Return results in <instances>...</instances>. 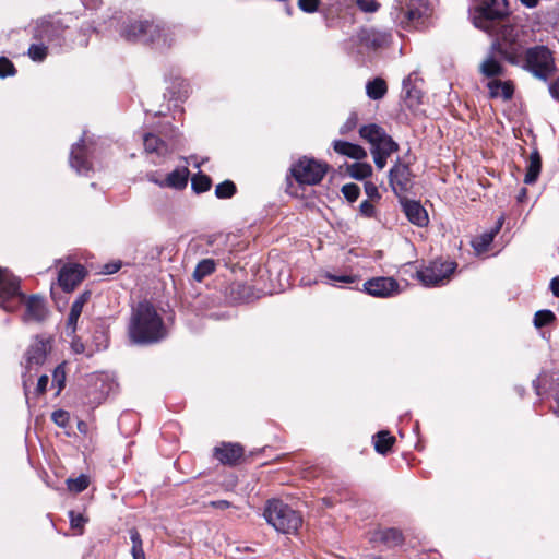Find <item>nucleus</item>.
<instances>
[{"label": "nucleus", "instance_id": "obj_29", "mask_svg": "<svg viewBox=\"0 0 559 559\" xmlns=\"http://www.w3.org/2000/svg\"><path fill=\"white\" fill-rule=\"evenodd\" d=\"M215 261L212 259H203L200 261L193 272V278L197 282H202L206 276L215 271Z\"/></svg>", "mask_w": 559, "mask_h": 559}, {"label": "nucleus", "instance_id": "obj_62", "mask_svg": "<svg viewBox=\"0 0 559 559\" xmlns=\"http://www.w3.org/2000/svg\"><path fill=\"white\" fill-rule=\"evenodd\" d=\"M524 194H525V189L522 190V193H521V195H519V199L521 200L522 197H524Z\"/></svg>", "mask_w": 559, "mask_h": 559}, {"label": "nucleus", "instance_id": "obj_23", "mask_svg": "<svg viewBox=\"0 0 559 559\" xmlns=\"http://www.w3.org/2000/svg\"><path fill=\"white\" fill-rule=\"evenodd\" d=\"M495 52H498V51L497 50H492L490 48V53L487 56V58L479 66V72L483 75H485L486 78H493V76L503 75V71H504L503 66L495 57Z\"/></svg>", "mask_w": 559, "mask_h": 559}, {"label": "nucleus", "instance_id": "obj_21", "mask_svg": "<svg viewBox=\"0 0 559 559\" xmlns=\"http://www.w3.org/2000/svg\"><path fill=\"white\" fill-rule=\"evenodd\" d=\"M333 148L336 153L353 159L361 160L367 157V152L364 147L346 141L335 140L333 142Z\"/></svg>", "mask_w": 559, "mask_h": 559}, {"label": "nucleus", "instance_id": "obj_28", "mask_svg": "<svg viewBox=\"0 0 559 559\" xmlns=\"http://www.w3.org/2000/svg\"><path fill=\"white\" fill-rule=\"evenodd\" d=\"M394 442L395 438L386 430L379 431L374 436V449L380 454H386Z\"/></svg>", "mask_w": 559, "mask_h": 559}, {"label": "nucleus", "instance_id": "obj_9", "mask_svg": "<svg viewBox=\"0 0 559 559\" xmlns=\"http://www.w3.org/2000/svg\"><path fill=\"white\" fill-rule=\"evenodd\" d=\"M455 269L456 263L453 261H432L429 265L417 271L416 276L427 287L439 286L449 281Z\"/></svg>", "mask_w": 559, "mask_h": 559}, {"label": "nucleus", "instance_id": "obj_51", "mask_svg": "<svg viewBox=\"0 0 559 559\" xmlns=\"http://www.w3.org/2000/svg\"><path fill=\"white\" fill-rule=\"evenodd\" d=\"M48 381H49L48 376L43 374L41 377H39V379L37 381V386H36L37 394H44L46 392Z\"/></svg>", "mask_w": 559, "mask_h": 559}, {"label": "nucleus", "instance_id": "obj_56", "mask_svg": "<svg viewBox=\"0 0 559 559\" xmlns=\"http://www.w3.org/2000/svg\"><path fill=\"white\" fill-rule=\"evenodd\" d=\"M210 504L213 508L221 509V510H225V509H228V508L231 507V503L229 501H227V500L211 501Z\"/></svg>", "mask_w": 559, "mask_h": 559}, {"label": "nucleus", "instance_id": "obj_50", "mask_svg": "<svg viewBox=\"0 0 559 559\" xmlns=\"http://www.w3.org/2000/svg\"><path fill=\"white\" fill-rule=\"evenodd\" d=\"M360 212L367 217H371L374 214V206L368 200H365L360 204Z\"/></svg>", "mask_w": 559, "mask_h": 559}, {"label": "nucleus", "instance_id": "obj_44", "mask_svg": "<svg viewBox=\"0 0 559 559\" xmlns=\"http://www.w3.org/2000/svg\"><path fill=\"white\" fill-rule=\"evenodd\" d=\"M320 0H298V7L301 11L313 13L318 10Z\"/></svg>", "mask_w": 559, "mask_h": 559}, {"label": "nucleus", "instance_id": "obj_16", "mask_svg": "<svg viewBox=\"0 0 559 559\" xmlns=\"http://www.w3.org/2000/svg\"><path fill=\"white\" fill-rule=\"evenodd\" d=\"M215 457L223 464L235 465L243 455V448L238 443H223L216 447Z\"/></svg>", "mask_w": 559, "mask_h": 559}, {"label": "nucleus", "instance_id": "obj_20", "mask_svg": "<svg viewBox=\"0 0 559 559\" xmlns=\"http://www.w3.org/2000/svg\"><path fill=\"white\" fill-rule=\"evenodd\" d=\"M371 540L380 542L388 547H395L403 543L404 537L400 530L391 527L376 531L371 537Z\"/></svg>", "mask_w": 559, "mask_h": 559}, {"label": "nucleus", "instance_id": "obj_31", "mask_svg": "<svg viewBox=\"0 0 559 559\" xmlns=\"http://www.w3.org/2000/svg\"><path fill=\"white\" fill-rule=\"evenodd\" d=\"M372 174V167L367 163H355L350 167V176L355 179H365Z\"/></svg>", "mask_w": 559, "mask_h": 559}, {"label": "nucleus", "instance_id": "obj_53", "mask_svg": "<svg viewBox=\"0 0 559 559\" xmlns=\"http://www.w3.org/2000/svg\"><path fill=\"white\" fill-rule=\"evenodd\" d=\"M120 266H121L120 262L105 264L103 267V273L104 274H114L119 271Z\"/></svg>", "mask_w": 559, "mask_h": 559}, {"label": "nucleus", "instance_id": "obj_17", "mask_svg": "<svg viewBox=\"0 0 559 559\" xmlns=\"http://www.w3.org/2000/svg\"><path fill=\"white\" fill-rule=\"evenodd\" d=\"M70 165L79 174H87L91 170V162L87 158V148L83 139L73 145L70 154Z\"/></svg>", "mask_w": 559, "mask_h": 559}, {"label": "nucleus", "instance_id": "obj_26", "mask_svg": "<svg viewBox=\"0 0 559 559\" xmlns=\"http://www.w3.org/2000/svg\"><path fill=\"white\" fill-rule=\"evenodd\" d=\"M189 170L187 168L175 169L165 179L166 187L174 189H183L188 183Z\"/></svg>", "mask_w": 559, "mask_h": 559}, {"label": "nucleus", "instance_id": "obj_40", "mask_svg": "<svg viewBox=\"0 0 559 559\" xmlns=\"http://www.w3.org/2000/svg\"><path fill=\"white\" fill-rule=\"evenodd\" d=\"M342 192L349 202H354L358 199L360 189L356 183H347L343 186Z\"/></svg>", "mask_w": 559, "mask_h": 559}, {"label": "nucleus", "instance_id": "obj_25", "mask_svg": "<svg viewBox=\"0 0 559 559\" xmlns=\"http://www.w3.org/2000/svg\"><path fill=\"white\" fill-rule=\"evenodd\" d=\"M487 87L491 97H502L503 99H510L514 92L511 82H501L498 80L488 82Z\"/></svg>", "mask_w": 559, "mask_h": 559}, {"label": "nucleus", "instance_id": "obj_30", "mask_svg": "<svg viewBox=\"0 0 559 559\" xmlns=\"http://www.w3.org/2000/svg\"><path fill=\"white\" fill-rule=\"evenodd\" d=\"M502 225V221L499 219L496 228L490 233H485L473 241V246L477 250H485L492 242L495 235L498 233Z\"/></svg>", "mask_w": 559, "mask_h": 559}, {"label": "nucleus", "instance_id": "obj_35", "mask_svg": "<svg viewBox=\"0 0 559 559\" xmlns=\"http://www.w3.org/2000/svg\"><path fill=\"white\" fill-rule=\"evenodd\" d=\"M192 189L198 192H205L211 188V179L209 176L200 174L192 178Z\"/></svg>", "mask_w": 559, "mask_h": 559}, {"label": "nucleus", "instance_id": "obj_22", "mask_svg": "<svg viewBox=\"0 0 559 559\" xmlns=\"http://www.w3.org/2000/svg\"><path fill=\"white\" fill-rule=\"evenodd\" d=\"M143 141L145 151L150 154H156L158 157H165L173 152V147L168 143L154 134H146Z\"/></svg>", "mask_w": 559, "mask_h": 559}, {"label": "nucleus", "instance_id": "obj_63", "mask_svg": "<svg viewBox=\"0 0 559 559\" xmlns=\"http://www.w3.org/2000/svg\"><path fill=\"white\" fill-rule=\"evenodd\" d=\"M524 194H525V189L522 190V193H521V195H519V199L521 200L522 197H524Z\"/></svg>", "mask_w": 559, "mask_h": 559}, {"label": "nucleus", "instance_id": "obj_52", "mask_svg": "<svg viewBox=\"0 0 559 559\" xmlns=\"http://www.w3.org/2000/svg\"><path fill=\"white\" fill-rule=\"evenodd\" d=\"M72 350L76 354L85 353V345L80 338H73L71 342Z\"/></svg>", "mask_w": 559, "mask_h": 559}, {"label": "nucleus", "instance_id": "obj_39", "mask_svg": "<svg viewBox=\"0 0 559 559\" xmlns=\"http://www.w3.org/2000/svg\"><path fill=\"white\" fill-rule=\"evenodd\" d=\"M64 382H66V371H64V366L63 365H59L55 370H53V373H52V384L57 385L58 386V392H60L63 386H64Z\"/></svg>", "mask_w": 559, "mask_h": 559}, {"label": "nucleus", "instance_id": "obj_8", "mask_svg": "<svg viewBox=\"0 0 559 559\" xmlns=\"http://www.w3.org/2000/svg\"><path fill=\"white\" fill-rule=\"evenodd\" d=\"M362 139L371 144V152H379L384 155H391L399 150V144L385 132V130L376 124L370 123L359 129Z\"/></svg>", "mask_w": 559, "mask_h": 559}, {"label": "nucleus", "instance_id": "obj_7", "mask_svg": "<svg viewBox=\"0 0 559 559\" xmlns=\"http://www.w3.org/2000/svg\"><path fill=\"white\" fill-rule=\"evenodd\" d=\"M293 177L300 185H318L328 171V164L314 158L302 157L290 168Z\"/></svg>", "mask_w": 559, "mask_h": 559}, {"label": "nucleus", "instance_id": "obj_14", "mask_svg": "<svg viewBox=\"0 0 559 559\" xmlns=\"http://www.w3.org/2000/svg\"><path fill=\"white\" fill-rule=\"evenodd\" d=\"M430 16V9L425 0H415L409 3L405 13L406 21H403L407 26L420 28L425 26L426 20Z\"/></svg>", "mask_w": 559, "mask_h": 559}, {"label": "nucleus", "instance_id": "obj_60", "mask_svg": "<svg viewBox=\"0 0 559 559\" xmlns=\"http://www.w3.org/2000/svg\"><path fill=\"white\" fill-rule=\"evenodd\" d=\"M556 413L559 415V395H558V399L556 401Z\"/></svg>", "mask_w": 559, "mask_h": 559}, {"label": "nucleus", "instance_id": "obj_54", "mask_svg": "<svg viewBox=\"0 0 559 559\" xmlns=\"http://www.w3.org/2000/svg\"><path fill=\"white\" fill-rule=\"evenodd\" d=\"M549 93L555 99L559 100V79L549 84Z\"/></svg>", "mask_w": 559, "mask_h": 559}, {"label": "nucleus", "instance_id": "obj_15", "mask_svg": "<svg viewBox=\"0 0 559 559\" xmlns=\"http://www.w3.org/2000/svg\"><path fill=\"white\" fill-rule=\"evenodd\" d=\"M62 33L63 27L60 23L41 21L35 29L34 37L48 44L60 45V37Z\"/></svg>", "mask_w": 559, "mask_h": 559}, {"label": "nucleus", "instance_id": "obj_1", "mask_svg": "<svg viewBox=\"0 0 559 559\" xmlns=\"http://www.w3.org/2000/svg\"><path fill=\"white\" fill-rule=\"evenodd\" d=\"M474 25L485 31L496 40L491 45L492 50H497L511 63H516L520 45H518L519 28L512 25L502 11L493 8L492 4L480 7L477 15L474 17Z\"/></svg>", "mask_w": 559, "mask_h": 559}, {"label": "nucleus", "instance_id": "obj_55", "mask_svg": "<svg viewBox=\"0 0 559 559\" xmlns=\"http://www.w3.org/2000/svg\"><path fill=\"white\" fill-rule=\"evenodd\" d=\"M146 178H147V180H148V181H151V182H153V183H155V185H157V186H159V187H162V188H163V187H166V185H165V179H164V180L159 179V178L157 177L156 173H148V174L146 175Z\"/></svg>", "mask_w": 559, "mask_h": 559}, {"label": "nucleus", "instance_id": "obj_41", "mask_svg": "<svg viewBox=\"0 0 559 559\" xmlns=\"http://www.w3.org/2000/svg\"><path fill=\"white\" fill-rule=\"evenodd\" d=\"M16 72L14 64L5 57H0V78L14 75Z\"/></svg>", "mask_w": 559, "mask_h": 559}, {"label": "nucleus", "instance_id": "obj_46", "mask_svg": "<svg viewBox=\"0 0 559 559\" xmlns=\"http://www.w3.org/2000/svg\"><path fill=\"white\" fill-rule=\"evenodd\" d=\"M325 277L330 281H335V282H340V283H343V284H352L356 281V276L354 275H334V274H331V273H326L325 274Z\"/></svg>", "mask_w": 559, "mask_h": 559}, {"label": "nucleus", "instance_id": "obj_4", "mask_svg": "<svg viewBox=\"0 0 559 559\" xmlns=\"http://www.w3.org/2000/svg\"><path fill=\"white\" fill-rule=\"evenodd\" d=\"M122 35L128 40L151 43L157 48L169 47L173 41L169 28L165 29L160 24L147 20L130 22Z\"/></svg>", "mask_w": 559, "mask_h": 559}, {"label": "nucleus", "instance_id": "obj_2", "mask_svg": "<svg viewBox=\"0 0 559 559\" xmlns=\"http://www.w3.org/2000/svg\"><path fill=\"white\" fill-rule=\"evenodd\" d=\"M25 304L23 320L40 322L47 314L45 301L38 295L28 298L20 292V281L7 270L0 269V307L5 311H15Z\"/></svg>", "mask_w": 559, "mask_h": 559}, {"label": "nucleus", "instance_id": "obj_27", "mask_svg": "<svg viewBox=\"0 0 559 559\" xmlns=\"http://www.w3.org/2000/svg\"><path fill=\"white\" fill-rule=\"evenodd\" d=\"M388 91L386 83L383 79L377 78L372 81H369L366 85V92L369 98L371 99H381Z\"/></svg>", "mask_w": 559, "mask_h": 559}, {"label": "nucleus", "instance_id": "obj_38", "mask_svg": "<svg viewBox=\"0 0 559 559\" xmlns=\"http://www.w3.org/2000/svg\"><path fill=\"white\" fill-rule=\"evenodd\" d=\"M555 318V314L550 310H539L535 313L534 324L537 328H542L549 324Z\"/></svg>", "mask_w": 559, "mask_h": 559}, {"label": "nucleus", "instance_id": "obj_6", "mask_svg": "<svg viewBox=\"0 0 559 559\" xmlns=\"http://www.w3.org/2000/svg\"><path fill=\"white\" fill-rule=\"evenodd\" d=\"M263 515L266 522L283 534L295 533L301 525V516L281 500H270Z\"/></svg>", "mask_w": 559, "mask_h": 559}, {"label": "nucleus", "instance_id": "obj_32", "mask_svg": "<svg viewBox=\"0 0 559 559\" xmlns=\"http://www.w3.org/2000/svg\"><path fill=\"white\" fill-rule=\"evenodd\" d=\"M90 484L86 475H80L76 478H69L67 480L68 489L72 492L79 493L87 488Z\"/></svg>", "mask_w": 559, "mask_h": 559}, {"label": "nucleus", "instance_id": "obj_19", "mask_svg": "<svg viewBox=\"0 0 559 559\" xmlns=\"http://www.w3.org/2000/svg\"><path fill=\"white\" fill-rule=\"evenodd\" d=\"M91 297L90 292H84L78 296V298L73 301L70 313L67 320V328L70 330L72 334L76 331L78 320L82 313L84 305L88 301Z\"/></svg>", "mask_w": 559, "mask_h": 559}, {"label": "nucleus", "instance_id": "obj_47", "mask_svg": "<svg viewBox=\"0 0 559 559\" xmlns=\"http://www.w3.org/2000/svg\"><path fill=\"white\" fill-rule=\"evenodd\" d=\"M365 192L368 195V198L371 200L380 199V193L378 191V187L373 182L367 181L365 183Z\"/></svg>", "mask_w": 559, "mask_h": 559}, {"label": "nucleus", "instance_id": "obj_5", "mask_svg": "<svg viewBox=\"0 0 559 559\" xmlns=\"http://www.w3.org/2000/svg\"><path fill=\"white\" fill-rule=\"evenodd\" d=\"M522 68L535 79L547 82L557 71L554 52L544 45L527 48L523 56Z\"/></svg>", "mask_w": 559, "mask_h": 559}, {"label": "nucleus", "instance_id": "obj_49", "mask_svg": "<svg viewBox=\"0 0 559 559\" xmlns=\"http://www.w3.org/2000/svg\"><path fill=\"white\" fill-rule=\"evenodd\" d=\"M372 156H373V160H374V164L376 166L379 168V169H383L386 165V159L390 155H384L382 153H379V152H371Z\"/></svg>", "mask_w": 559, "mask_h": 559}, {"label": "nucleus", "instance_id": "obj_34", "mask_svg": "<svg viewBox=\"0 0 559 559\" xmlns=\"http://www.w3.org/2000/svg\"><path fill=\"white\" fill-rule=\"evenodd\" d=\"M130 537L132 542V555L133 559H145L142 539L138 531L132 530L130 532Z\"/></svg>", "mask_w": 559, "mask_h": 559}, {"label": "nucleus", "instance_id": "obj_42", "mask_svg": "<svg viewBox=\"0 0 559 559\" xmlns=\"http://www.w3.org/2000/svg\"><path fill=\"white\" fill-rule=\"evenodd\" d=\"M51 419L57 426L67 427L70 416L68 412L58 409L52 413Z\"/></svg>", "mask_w": 559, "mask_h": 559}, {"label": "nucleus", "instance_id": "obj_3", "mask_svg": "<svg viewBox=\"0 0 559 559\" xmlns=\"http://www.w3.org/2000/svg\"><path fill=\"white\" fill-rule=\"evenodd\" d=\"M129 335L136 344L156 343L166 336L163 319L152 304L142 301L133 308Z\"/></svg>", "mask_w": 559, "mask_h": 559}, {"label": "nucleus", "instance_id": "obj_37", "mask_svg": "<svg viewBox=\"0 0 559 559\" xmlns=\"http://www.w3.org/2000/svg\"><path fill=\"white\" fill-rule=\"evenodd\" d=\"M364 40L367 41L368 45L372 47H381L388 41V36L385 34H381L378 32H369L367 36L364 37Z\"/></svg>", "mask_w": 559, "mask_h": 559}, {"label": "nucleus", "instance_id": "obj_45", "mask_svg": "<svg viewBox=\"0 0 559 559\" xmlns=\"http://www.w3.org/2000/svg\"><path fill=\"white\" fill-rule=\"evenodd\" d=\"M70 523L73 528L82 530L86 520L82 514L75 513L74 511L69 512Z\"/></svg>", "mask_w": 559, "mask_h": 559}, {"label": "nucleus", "instance_id": "obj_58", "mask_svg": "<svg viewBox=\"0 0 559 559\" xmlns=\"http://www.w3.org/2000/svg\"><path fill=\"white\" fill-rule=\"evenodd\" d=\"M78 430H79L81 433L86 435V433H87V424H86V423H84V421H79V423H78Z\"/></svg>", "mask_w": 559, "mask_h": 559}, {"label": "nucleus", "instance_id": "obj_12", "mask_svg": "<svg viewBox=\"0 0 559 559\" xmlns=\"http://www.w3.org/2000/svg\"><path fill=\"white\" fill-rule=\"evenodd\" d=\"M365 290L374 297L386 298L399 293V284L392 277H374L367 281Z\"/></svg>", "mask_w": 559, "mask_h": 559}, {"label": "nucleus", "instance_id": "obj_61", "mask_svg": "<svg viewBox=\"0 0 559 559\" xmlns=\"http://www.w3.org/2000/svg\"><path fill=\"white\" fill-rule=\"evenodd\" d=\"M24 380H23V384H24V388L27 386V379L25 378V374L23 376Z\"/></svg>", "mask_w": 559, "mask_h": 559}, {"label": "nucleus", "instance_id": "obj_18", "mask_svg": "<svg viewBox=\"0 0 559 559\" xmlns=\"http://www.w3.org/2000/svg\"><path fill=\"white\" fill-rule=\"evenodd\" d=\"M402 206L406 217L412 224L419 227H424L428 224V214L419 202L405 199L402 201Z\"/></svg>", "mask_w": 559, "mask_h": 559}, {"label": "nucleus", "instance_id": "obj_11", "mask_svg": "<svg viewBox=\"0 0 559 559\" xmlns=\"http://www.w3.org/2000/svg\"><path fill=\"white\" fill-rule=\"evenodd\" d=\"M412 173L408 165L397 162L389 173V182L396 195L405 193L411 187Z\"/></svg>", "mask_w": 559, "mask_h": 559}, {"label": "nucleus", "instance_id": "obj_24", "mask_svg": "<svg viewBox=\"0 0 559 559\" xmlns=\"http://www.w3.org/2000/svg\"><path fill=\"white\" fill-rule=\"evenodd\" d=\"M540 169H542V158H540V155H539V153L537 151H534V152L531 153V155H530V157L527 159L524 182L526 185L534 183L537 180L538 176H539Z\"/></svg>", "mask_w": 559, "mask_h": 559}, {"label": "nucleus", "instance_id": "obj_36", "mask_svg": "<svg viewBox=\"0 0 559 559\" xmlns=\"http://www.w3.org/2000/svg\"><path fill=\"white\" fill-rule=\"evenodd\" d=\"M28 56L34 61H43L47 56L46 45L44 43L31 45Z\"/></svg>", "mask_w": 559, "mask_h": 559}, {"label": "nucleus", "instance_id": "obj_59", "mask_svg": "<svg viewBox=\"0 0 559 559\" xmlns=\"http://www.w3.org/2000/svg\"><path fill=\"white\" fill-rule=\"evenodd\" d=\"M527 8H534L537 5L539 0H520Z\"/></svg>", "mask_w": 559, "mask_h": 559}, {"label": "nucleus", "instance_id": "obj_33", "mask_svg": "<svg viewBox=\"0 0 559 559\" xmlns=\"http://www.w3.org/2000/svg\"><path fill=\"white\" fill-rule=\"evenodd\" d=\"M236 193V186L233 181L226 180L215 188V195L218 199L231 198Z\"/></svg>", "mask_w": 559, "mask_h": 559}, {"label": "nucleus", "instance_id": "obj_13", "mask_svg": "<svg viewBox=\"0 0 559 559\" xmlns=\"http://www.w3.org/2000/svg\"><path fill=\"white\" fill-rule=\"evenodd\" d=\"M85 269L81 264H67L59 272V284L66 292L73 290L85 277Z\"/></svg>", "mask_w": 559, "mask_h": 559}, {"label": "nucleus", "instance_id": "obj_10", "mask_svg": "<svg viewBox=\"0 0 559 559\" xmlns=\"http://www.w3.org/2000/svg\"><path fill=\"white\" fill-rule=\"evenodd\" d=\"M49 350V343L43 338L36 337L24 354V368L27 371H31L32 369L41 366L45 362Z\"/></svg>", "mask_w": 559, "mask_h": 559}, {"label": "nucleus", "instance_id": "obj_43", "mask_svg": "<svg viewBox=\"0 0 559 559\" xmlns=\"http://www.w3.org/2000/svg\"><path fill=\"white\" fill-rule=\"evenodd\" d=\"M356 4L361 11L368 13L376 12L380 7L376 0H356Z\"/></svg>", "mask_w": 559, "mask_h": 559}, {"label": "nucleus", "instance_id": "obj_48", "mask_svg": "<svg viewBox=\"0 0 559 559\" xmlns=\"http://www.w3.org/2000/svg\"><path fill=\"white\" fill-rule=\"evenodd\" d=\"M357 121H358V118H357V115L356 114H352L348 119L346 120V122L342 126L341 128V133L342 134H345L347 133L348 131L353 130L356 124H357Z\"/></svg>", "mask_w": 559, "mask_h": 559}, {"label": "nucleus", "instance_id": "obj_57", "mask_svg": "<svg viewBox=\"0 0 559 559\" xmlns=\"http://www.w3.org/2000/svg\"><path fill=\"white\" fill-rule=\"evenodd\" d=\"M550 289L552 294L559 298V276H556L551 280Z\"/></svg>", "mask_w": 559, "mask_h": 559}]
</instances>
